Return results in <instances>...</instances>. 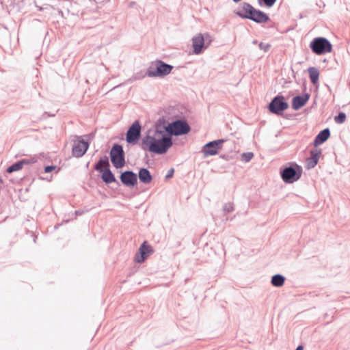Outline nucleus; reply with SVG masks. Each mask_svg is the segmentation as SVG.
<instances>
[{
	"label": "nucleus",
	"mask_w": 350,
	"mask_h": 350,
	"mask_svg": "<svg viewBox=\"0 0 350 350\" xmlns=\"http://www.w3.org/2000/svg\"><path fill=\"white\" fill-rule=\"evenodd\" d=\"M295 350H304V347L301 345H299L297 347V348Z\"/></svg>",
	"instance_id": "30"
},
{
	"label": "nucleus",
	"mask_w": 350,
	"mask_h": 350,
	"mask_svg": "<svg viewBox=\"0 0 350 350\" xmlns=\"http://www.w3.org/2000/svg\"><path fill=\"white\" fill-rule=\"evenodd\" d=\"M288 107V105L284 101L283 96H276L269 104V109L270 111L273 113L280 114L283 111L286 110Z\"/></svg>",
	"instance_id": "9"
},
{
	"label": "nucleus",
	"mask_w": 350,
	"mask_h": 350,
	"mask_svg": "<svg viewBox=\"0 0 350 350\" xmlns=\"http://www.w3.org/2000/svg\"><path fill=\"white\" fill-rule=\"evenodd\" d=\"M309 99V95L308 94L304 96H297L293 98L292 107L295 110H298L306 105Z\"/></svg>",
	"instance_id": "14"
},
{
	"label": "nucleus",
	"mask_w": 350,
	"mask_h": 350,
	"mask_svg": "<svg viewBox=\"0 0 350 350\" xmlns=\"http://www.w3.org/2000/svg\"><path fill=\"white\" fill-rule=\"evenodd\" d=\"M139 180L144 184H148L152 180V177L150 174V172L146 168H142L139 170Z\"/></svg>",
	"instance_id": "18"
},
{
	"label": "nucleus",
	"mask_w": 350,
	"mask_h": 350,
	"mask_svg": "<svg viewBox=\"0 0 350 350\" xmlns=\"http://www.w3.org/2000/svg\"><path fill=\"white\" fill-rule=\"evenodd\" d=\"M346 120V115L343 112H340L337 116L334 118L336 122L341 124L343 123Z\"/></svg>",
	"instance_id": "24"
},
{
	"label": "nucleus",
	"mask_w": 350,
	"mask_h": 350,
	"mask_svg": "<svg viewBox=\"0 0 350 350\" xmlns=\"http://www.w3.org/2000/svg\"><path fill=\"white\" fill-rule=\"evenodd\" d=\"M281 175L285 182H292L296 175V171L293 167H287L282 171Z\"/></svg>",
	"instance_id": "17"
},
{
	"label": "nucleus",
	"mask_w": 350,
	"mask_h": 350,
	"mask_svg": "<svg viewBox=\"0 0 350 350\" xmlns=\"http://www.w3.org/2000/svg\"><path fill=\"white\" fill-rule=\"evenodd\" d=\"M139 253V254H137L135 256V260L137 262H143L152 253L151 247L147 244L146 241H144L140 246Z\"/></svg>",
	"instance_id": "13"
},
{
	"label": "nucleus",
	"mask_w": 350,
	"mask_h": 350,
	"mask_svg": "<svg viewBox=\"0 0 350 350\" xmlns=\"http://www.w3.org/2000/svg\"><path fill=\"white\" fill-rule=\"evenodd\" d=\"M284 280L285 278L284 276L280 274H277L272 277L271 284L274 286L280 287L284 284Z\"/></svg>",
	"instance_id": "23"
},
{
	"label": "nucleus",
	"mask_w": 350,
	"mask_h": 350,
	"mask_svg": "<svg viewBox=\"0 0 350 350\" xmlns=\"http://www.w3.org/2000/svg\"><path fill=\"white\" fill-rule=\"evenodd\" d=\"M120 180L126 187H134L137 182V174L131 171H126L121 174Z\"/></svg>",
	"instance_id": "11"
},
{
	"label": "nucleus",
	"mask_w": 350,
	"mask_h": 350,
	"mask_svg": "<svg viewBox=\"0 0 350 350\" xmlns=\"http://www.w3.org/2000/svg\"><path fill=\"white\" fill-rule=\"evenodd\" d=\"M161 129L165 131V133H167L168 134L174 135H184L189 133L190 131V127L188 124L181 120H176Z\"/></svg>",
	"instance_id": "5"
},
{
	"label": "nucleus",
	"mask_w": 350,
	"mask_h": 350,
	"mask_svg": "<svg viewBox=\"0 0 350 350\" xmlns=\"http://www.w3.org/2000/svg\"><path fill=\"white\" fill-rule=\"evenodd\" d=\"M55 166H53V165H49V166H46L44 168V172H46V173H49V172H51V171H53V170L55 169Z\"/></svg>",
	"instance_id": "28"
},
{
	"label": "nucleus",
	"mask_w": 350,
	"mask_h": 350,
	"mask_svg": "<svg viewBox=\"0 0 350 350\" xmlns=\"http://www.w3.org/2000/svg\"><path fill=\"white\" fill-rule=\"evenodd\" d=\"M232 210V206L230 205L229 207H228L227 211H231Z\"/></svg>",
	"instance_id": "31"
},
{
	"label": "nucleus",
	"mask_w": 350,
	"mask_h": 350,
	"mask_svg": "<svg viewBox=\"0 0 350 350\" xmlns=\"http://www.w3.org/2000/svg\"><path fill=\"white\" fill-rule=\"evenodd\" d=\"M237 14L243 18H248L254 22H266L269 18L264 12L254 9L251 5L243 3Z\"/></svg>",
	"instance_id": "2"
},
{
	"label": "nucleus",
	"mask_w": 350,
	"mask_h": 350,
	"mask_svg": "<svg viewBox=\"0 0 350 350\" xmlns=\"http://www.w3.org/2000/svg\"><path fill=\"white\" fill-rule=\"evenodd\" d=\"M102 173V179L106 183H111L113 182L116 181V178L112 174V172L110 171V170L105 169L104 171L101 172Z\"/></svg>",
	"instance_id": "22"
},
{
	"label": "nucleus",
	"mask_w": 350,
	"mask_h": 350,
	"mask_svg": "<svg viewBox=\"0 0 350 350\" xmlns=\"http://www.w3.org/2000/svg\"><path fill=\"white\" fill-rule=\"evenodd\" d=\"M88 147V143L83 140L75 142L72 148V154L76 157H81L86 152Z\"/></svg>",
	"instance_id": "12"
},
{
	"label": "nucleus",
	"mask_w": 350,
	"mask_h": 350,
	"mask_svg": "<svg viewBox=\"0 0 350 350\" xmlns=\"http://www.w3.org/2000/svg\"><path fill=\"white\" fill-rule=\"evenodd\" d=\"M240 1H241V0H233V1H234V2H236V3H237V2Z\"/></svg>",
	"instance_id": "32"
},
{
	"label": "nucleus",
	"mask_w": 350,
	"mask_h": 350,
	"mask_svg": "<svg viewBox=\"0 0 350 350\" xmlns=\"http://www.w3.org/2000/svg\"><path fill=\"white\" fill-rule=\"evenodd\" d=\"M223 142V139H218L207 143L202 148L204 154L205 156L216 154L218 150L221 148V145Z\"/></svg>",
	"instance_id": "10"
},
{
	"label": "nucleus",
	"mask_w": 350,
	"mask_h": 350,
	"mask_svg": "<svg viewBox=\"0 0 350 350\" xmlns=\"http://www.w3.org/2000/svg\"><path fill=\"white\" fill-rule=\"evenodd\" d=\"M212 41L211 37L206 33L203 35L198 33L192 39V45L193 48V52L196 54H198L202 51V48L207 47Z\"/></svg>",
	"instance_id": "7"
},
{
	"label": "nucleus",
	"mask_w": 350,
	"mask_h": 350,
	"mask_svg": "<svg viewBox=\"0 0 350 350\" xmlns=\"http://www.w3.org/2000/svg\"><path fill=\"white\" fill-rule=\"evenodd\" d=\"M253 156L252 152H245L241 154V159L245 162H248L252 159Z\"/></svg>",
	"instance_id": "25"
},
{
	"label": "nucleus",
	"mask_w": 350,
	"mask_h": 350,
	"mask_svg": "<svg viewBox=\"0 0 350 350\" xmlns=\"http://www.w3.org/2000/svg\"><path fill=\"white\" fill-rule=\"evenodd\" d=\"M29 163H30L29 161L26 160V159H23L18 162L14 163L11 166H10L7 169V172L12 173L14 172L21 170L23 168L24 165H27V164H29Z\"/></svg>",
	"instance_id": "19"
},
{
	"label": "nucleus",
	"mask_w": 350,
	"mask_h": 350,
	"mask_svg": "<svg viewBox=\"0 0 350 350\" xmlns=\"http://www.w3.org/2000/svg\"><path fill=\"white\" fill-rule=\"evenodd\" d=\"M311 157L307 160V167L308 169L314 167L318 163L320 155L321 154V150H312Z\"/></svg>",
	"instance_id": "15"
},
{
	"label": "nucleus",
	"mask_w": 350,
	"mask_h": 350,
	"mask_svg": "<svg viewBox=\"0 0 350 350\" xmlns=\"http://www.w3.org/2000/svg\"><path fill=\"white\" fill-rule=\"evenodd\" d=\"M271 45L268 43L260 42L259 44V47L260 49L263 50L265 52H267L269 50Z\"/></svg>",
	"instance_id": "26"
},
{
	"label": "nucleus",
	"mask_w": 350,
	"mask_h": 350,
	"mask_svg": "<svg viewBox=\"0 0 350 350\" xmlns=\"http://www.w3.org/2000/svg\"><path fill=\"white\" fill-rule=\"evenodd\" d=\"M173 172H174V170H172L170 173H169V174L166 177L167 178L171 177L172 176Z\"/></svg>",
	"instance_id": "29"
},
{
	"label": "nucleus",
	"mask_w": 350,
	"mask_h": 350,
	"mask_svg": "<svg viewBox=\"0 0 350 350\" xmlns=\"http://www.w3.org/2000/svg\"><path fill=\"white\" fill-rule=\"evenodd\" d=\"M111 161L117 168H121L124 165V153L120 145L115 144L110 151Z\"/></svg>",
	"instance_id": "6"
},
{
	"label": "nucleus",
	"mask_w": 350,
	"mask_h": 350,
	"mask_svg": "<svg viewBox=\"0 0 350 350\" xmlns=\"http://www.w3.org/2000/svg\"><path fill=\"white\" fill-rule=\"evenodd\" d=\"M329 135H330V132L328 129H325L323 130L316 137L314 142V146H317L318 145L323 143L329 138Z\"/></svg>",
	"instance_id": "16"
},
{
	"label": "nucleus",
	"mask_w": 350,
	"mask_h": 350,
	"mask_svg": "<svg viewBox=\"0 0 350 350\" xmlns=\"http://www.w3.org/2000/svg\"><path fill=\"white\" fill-rule=\"evenodd\" d=\"M172 146L171 137L165 133L161 126L157 127L153 131H149L141 143L142 148L144 150L156 154L165 153Z\"/></svg>",
	"instance_id": "1"
},
{
	"label": "nucleus",
	"mask_w": 350,
	"mask_h": 350,
	"mask_svg": "<svg viewBox=\"0 0 350 350\" xmlns=\"http://www.w3.org/2000/svg\"><path fill=\"white\" fill-rule=\"evenodd\" d=\"M310 79L312 84L315 85L317 83L319 78V70L315 67H310L308 69Z\"/></svg>",
	"instance_id": "21"
},
{
	"label": "nucleus",
	"mask_w": 350,
	"mask_h": 350,
	"mask_svg": "<svg viewBox=\"0 0 350 350\" xmlns=\"http://www.w3.org/2000/svg\"><path fill=\"white\" fill-rule=\"evenodd\" d=\"M312 51L317 55H323L332 51L330 42L323 37L315 38L310 44Z\"/></svg>",
	"instance_id": "4"
},
{
	"label": "nucleus",
	"mask_w": 350,
	"mask_h": 350,
	"mask_svg": "<svg viewBox=\"0 0 350 350\" xmlns=\"http://www.w3.org/2000/svg\"><path fill=\"white\" fill-rule=\"evenodd\" d=\"M173 68L172 66L167 64L162 61L152 62L147 70V75L150 77H164L170 74Z\"/></svg>",
	"instance_id": "3"
},
{
	"label": "nucleus",
	"mask_w": 350,
	"mask_h": 350,
	"mask_svg": "<svg viewBox=\"0 0 350 350\" xmlns=\"http://www.w3.org/2000/svg\"><path fill=\"white\" fill-rule=\"evenodd\" d=\"M263 1L267 6L271 7L275 3L276 0H263Z\"/></svg>",
	"instance_id": "27"
},
{
	"label": "nucleus",
	"mask_w": 350,
	"mask_h": 350,
	"mask_svg": "<svg viewBox=\"0 0 350 350\" xmlns=\"http://www.w3.org/2000/svg\"><path fill=\"white\" fill-rule=\"evenodd\" d=\"M141 134V125L138 121L134 122L129 127L126 136V140L129 144H135Z\"/></svg>",
	"instance_id": "8"
},
{
	"label": "nucleus",
	"mask_w": 350,
	"mask_h": 350,
	"mask_svg": "<svg viewBox=\"0 0 350 350\" xmlns=\"http://www.w3.org/2000/svg\"><path fill=\"white\" fill-rule=\"evenodd\" d=\"M109 167V163L108 157L105 156L101 158L99 161L95 165V169L100 172L104 171L105 169H108Z\"/></svg>",
	"instance_id": "20"
}]
</instances>
